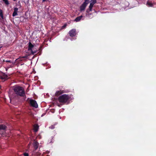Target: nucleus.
Instances as JSON below:
<instances>
[{
    "label": "nucleus",
    "mask_w": 156,
    "mask_h": 156,
    "mask_svg": "<svg viewBox=\"0 0 156 156\" xmlns=\"http://www.w3.org/2000/svg\"><path fill=\"white\" fill-rule=\"evenodd\" d=\"M14 91L17 95L23 97L25 95V92L23 88L21 87H14Z\"/></svg>",
    "instance_id": "obj_1"
},
{
    "label": "nucleus",
    "mask_w": 156,
    "mask_h": 156,
    "mask_svg": "<svg viewBox=\"0 0 156 156\" xmlns=\"http://www.w3.org/2000/svg\"><path fill=\"white\" fill-rule=\"evenodd\" d=\"M70 97L68 95L63 94L58 97V100L60 103L65 104L69 99Z\"/></svg>",
    "instance_id": "obj_2"
},
{
    "label": "nucleus",
    "mask_w": 156,
    "mask_h": 156,
    "mask_svg": "<svg viewBox=\"0 0 156 156\" xmlns=\"http://www.w3.org/2000/svg\"><path fill=\"white\" fill-rule=\"evenodd\" d=\"M34 45L32 44V43L30 42L28 43V50L29 51H30L31 52V53L32 55H34L35 53H37V51H33L32 48L34 47Z\"/></svg>",
    "instance_id": "obj_3"
},
{
    "label": "nucleus",
    "mask_w": 156,
    "mask_h": 156,
    "mask_svg": "<svg viewBox=\"0 0 156 156\" xmlns=\"http://www.w3.org/2000/svg\"><path fill=\"white\" fill-rule=\"evenodd\" d=\"M30 104L31 106L36 108H37L38 107V105L36 101L33 99H30Z\"/></svg>",
    "instance_id": "obj_4"
},
{
    "label": "nucleus",
    "mask_w": 156,
    "mask_h": 156,
    "mask_svg": "<svg viewBox=\"0 0 156 156\" xmlns=\"http://www.w3.org/2000/svg\"><path fill=\"white\" fill-rule=\"evenodd\" d=\"M69 34L71 37L75 36L77 34L76 30L74 29H72L69 31Z\"/></svg>",
    "instance_id": "obj_5"
},
{
    "label": "nucleus",
    "mask_w": 156,
    "mask_h": 156,
    "mask_svg": "<svg viewBox=\"0 0 156 156\" xmlns=\"http://www.w3.org/2000/svg\"><path fill=\"white\" fill-rule=\"evenodd\" d=\"M88 2H85V1L82 4L80 7V10L81 11H83L85 9L87 5L88 4Z\"/></svg>",
    "instance_id": "obj_6"
},
{
    "label": "nucleus",
    "mask_w": 156,
    "mask_h": 156,
    "mask_svg": "<svg viewBox=\"0 0 156 156\" xmlns=\"http://www.w3.org/2000/svg\"><path fill=\"white\" fill-rule=\"evenodd\" d=\"M64 93V92L63 90H59L57 91L55 93V96L57 97H58L61 94Z\"/></svg>",
    "instance_id": "obj_7"
},
{
    "label": "nucleus",
    "mask_w": 156,
    "mask_h": 156,
    "mask_svg": "<svg viewBox=\"0 0 156 156\" xmlns=\"http://www.w3.org/2000/svg\"><path fill=\"white\" fill-rule=\"evenodd\" d=\"M18 8L17 7H16V8H15L14 9V11L13 12V13H12V16H17L18 14H17V12H18Z\"/></svg>",
    "instance_id": "obj_8"
},
{
    "label": "nucleus",
    "mask_w": 156,
    "mask_h": 156,
    "mask_svg": "<svg viewBox=\"0 0 156 156\" xmlns=\"http://www.w3.org/2000/svg\"><path fill=\"white\" fill-rule=\"evenodd\" d=\"M7 75L5 74H3L2 75L0 76V78L2 80L7 79Z\"/></svg>",
    "instance_id": "obj_9"
},
{
    "label": "nucleus",
    "mask_w": 156,
    "mask_h": 156,
    "mask_svg": "<svg viewBox=\"0 0 156 156\" xmlns=\"http://www.w3.org/2000/svg\"><path fill=\"white\" fill-rule=\"evenodd\" d=\"M33 144L35 150H36L38 147L39 144L37 142H35L33 143Z\"/></svg>",
    "instance_id": "obj_10"
},
{
    "label": "nucleus",
    "mask_w": 156,
    "mask_h": 156,
    "mask_svg": "<svg viewBox=\"0 0 156 156\" xmlns=\"http://www.w3.org/2000/svg\"><path fill=\"white\" fill-rule=\"evenodd\" d=\"M39 129V126L37 124H35L34 126V132H37Z\"/></svg>",
    "instance_id": "obj_11"
},
{
    "label": "nucleus",
    "mask_w": 156,
    "mask_h": 156,
    "mask_svg": "<svg viewBox=\"0 0 156 156\" xmlns=\"http://www.w3.org/2000/svg\"><path fill=\"white\" fill-rule=\"evenodd\" d=\"M83 17V16L81 15L80 16H79L76 17L75 20V21L77 22H79L81 18Z\"/></svg>",
    "instance_id": "obj_12"
},
{
    "label": "nucleus",
    "mask_w": 156,
    "mask_h": 156,
    "mask_svg": "<svg viewBox=\"0 0 156 156\" xmlns=\"http://www.w3.org/2000/svg\"><path fill=\"white\" fill-rule=\"evenodd\" d=\"M93 6L90 4L89 7V9L87 10V13H89L90 12V11H91L92 10V8Z\"/></svg>",
    "instance_id": "obj_13"
},
{
    "label": "nucleus",
    "mask_w": 156,
    "mask_h": 156,
    "mask_svg": "<svg viewBox=\"0 0 156 156\" xmlns=\"http://www.w3.org/2000/svg\"><path fill=\"white\" fill-rule=\"evenodd\" d=\"M6 127V126L4 125H0V129H5Z\"/></svg>",
    "instance_id": "obj_14"
},
{
    "label": "nucleus",
    "mask_w": 156,
    "mask_h": 156,
    "mask_svg": "<svg viewBox=\"0 0 156 156\" xmlns=\"http://www.w3.org/2000/svg\"><path fill=\"white\" fill-rule=\"evenodd\" d=\"M91 2L90 4L94 6V5L97 3V0H91Z\"/></svg>",
    "instance_id": "obj_15"
},
{
    "label": "nucleus",
    "mask_w": 156,
    "mask_h": 156,
    "mask_svg": "<svg viewBox=\"0 0 156 156\" xmlns=\"http://www.w3.org/2000/svg\"><path fill=\"white\" fill-rule=\"evenodd\" d=\"M0 16L2 19H3V15L2 10L0 9Z\"/></svg>",
    "instance_id": "obj_16"
},
{
    "label": "nucleus",
    "mask_w": 156,
    "mask_h": 156,
    "mask_svg": "<svg viewBox=\"0 0 156 156\" xmlns=\"http://www.w3.org/2000/svg\"><path fill=\"white\" fill-rule=\"evenodd\" d=\"M147 5H148L149 7H152L153 5L152 3L147 2Z\"/></svg>",
    "instance_id": "obj_17"
},
{
    "label": "nucleus",
    "mask_w": 156,
    "mask_h": 156,
    "mask_svg": "<svg viewBox=\"0 0 156 156\" xmlns=\"http://www.w3.org/2000/svg\"><path fill=\"white\" fill-rule=\"evenodd\" d=\"M27 56H22V57L19 58H18V59H19V61H22V60L21 59V58H27Z\"/></svg>",
    "instance_id": "obj_18"
},
{
    "label": "nucleus",
    "mask_w": 156,
    "mask_h": 156,
    "mask_svg": "<svg viewBox=\"0 0 156 156\" xmlns=\"http://www.w3.org/2000/svg\"><path fill=\"white\" fill-rule=\"evenodd\" d=\"M3 1L5 2V4L6 5H8L9 4V2L8 0H2Z\"/></svg>",
    "instance_id": "obj_19"
},
{
    "label": "nucleus",
    "mask_w": 156,
    "mask_h": 156,
    "mask_svg": "<svg viewBox=\"0 0 156 156\" xmlns=\"http://www.w3.org/2000/svg\"><path fill=\"white\" fill-rule=\"evenodd\" d=\"M24 156H29V154L27 153H23Z\"/></svg>",
    "instance_id": "obj_20"
},
{
    "label": "nucleus",
    "mask_w": 156,
    "mask_h": 156,
    "mask_svg": "<svg viewBox=\"0 0 156 156\" xmlns=\"http://www.w3.org/2000/svg\"><path fill=\"white\" fill-rule=\"evenodd\" d=\"M5 62H11V61L10 60H6Z\"/></svg>",
    "instance_id": "obj_21"
},
{
    "label": "nucleus",
    "mask_w": 156,
    "mask_h": 156,
    "mask_svg": "<svg viewBox=\"0 0 156 156\" xmlns=\"http://www.w3.org/2000/svg\"><path fill=\"white\" fill-rule=\"evenodd\" d=\"M91 15V14H90V13H89L88 15H87V16H90V15Z\"/></svg>",
    "instance_id": "obj_22"
},
{
    "label": "nucleus",
    "mask_w": 156,
    "mask_h": 156,
    "mask_svg": "<svg viewBox=\"0 0 156 156\" xmlns=\"http://www.w3.org/2000/svg\"><path fill=\"white\" fill-rule=\"evenodd\" d=\"M66 24H65V25H64V26H63L62 27L63 28L65 27H66Z\"/></svg>",
    "instance_id": "obj_23"
},
{
    "label": "nucleus",
    "mask_w": 156,
    "mask_h": 156,
    "mask_svg": "<svg viewBox=\"0 0 156 156\" xmlns=\"http://www.w3.org/2000/svg\"><path fill=\"white\" fill-rule=\"evenodd\" d=\"M84 0V1H85V2H89V0Z\"/></svg>",
    "instance_id": "obj_24"
},
{
    "label": "nucleus",
    "mask_w": 156,
    "mask_h": 156,
    "mask_svg": "<svg viewBox=\"0 0 156 156\" xmlns=\"http://www.w3.org/2000/svg\"><path fill=\"white\" fill-rule=\"evenodd\" d=\"M46 1V0H43L42 2H44Z\"/></svg>",
    "instance_id": "obj_25"
},
{
    "label": "nucleus",
    "mask_w": 156,
    "mask_h": 156,
    "mask_svg": "<svg viewBox=\"0 0 156 156\" xmlns=\"http://www.w3.org/2000/svg\"><path fill=\"white\" fill-rule=\"evenodd\" d=\"M59 107H60V105H58Z\"/></svg>",
    "instance_id": "obj_26"
}]
</instances>
